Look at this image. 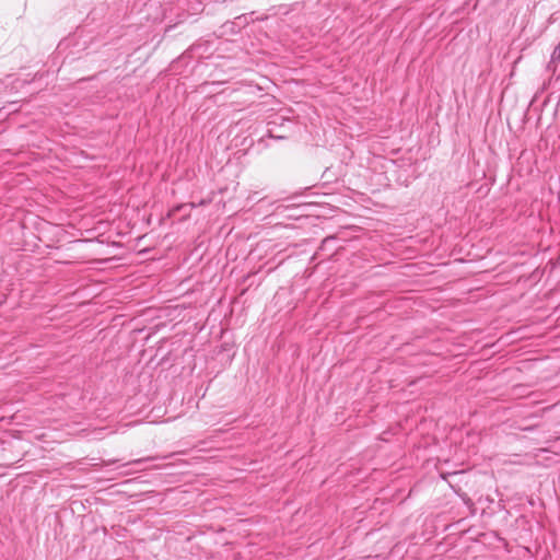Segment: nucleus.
Returning a JSON list of instances; mask_svg holds the SVG:
<instances>
[{
  "label": "nucleus",
  "mask_w": 560,
  "mask_h": 560,
  "mask_svg": "<svg viewBox=\"0 0 560 560\" xmlns=\"http://www.w3.org/2000/svg\"><path fill=\"white\" fill-rule=\"evenodd\" d=\"M233 348H234V346L232 342L224 341L221 345L220 350H218L215 352V355H217V358L220 359L222 366H225L226 364H229L232 361V359L234 357Z\"/></svg>",
  "instance_id": "obj_1"
},
{
  "label": "nucleus",
  "mask_w": 560,
  "mask_h": 560,
  "mask_svg": "<svg viewBox=\"0 0 560 560\" xmlns=\"http://www.w3.org/2000/svg\"><path fill=\"white\" fill-rule=\"evenodd\" d=\"M560 56V44L555 48L551 58L556 59Z\"/></svg>",
  "instance_id": "obj_2"
},
{
  "label": "nucleus",
  "mask_w": 560,
  "mask_h": 560,
  "mask_svg": "<svg viewBox=\"0 0 560 560\" xmlns=\"http://www.w3.org/2000/svg\"><path fill=\"white\" fill-rule=\"evenodd\" d=\"M148 460H149V458H139V459L129 462L127 465H130V464H141V463L148 462Z\"/></svg>",
  "instance_id": "obj_3"
}]
</instances>
